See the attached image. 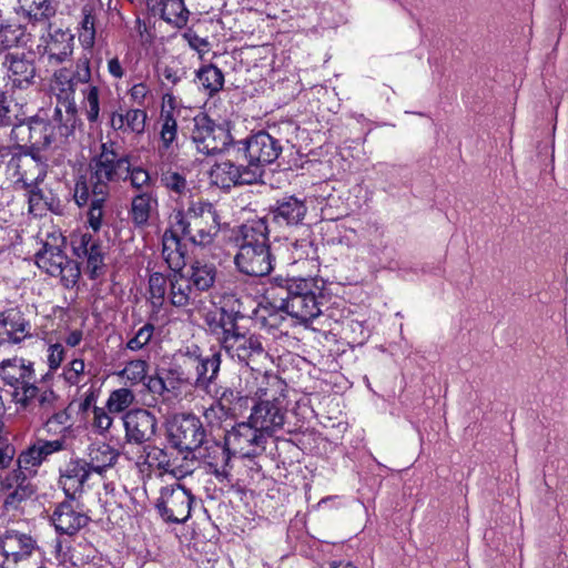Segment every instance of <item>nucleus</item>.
I'll list each match as a JSON object with an SVG mask.
<instances>
[{
	"instance_id": "f257e3e1",
	"label": "nucleus",
	"mask_w": 568,
	"mask_h": 568,
	"mask_svg": "<svg viewBox=\"0 0 568 568\" xmlns=\"http://www.w3.org/2000/svg\"><path fill=\"white\" fill-rule=\"evenodd\" d=\"M114 141L101 143L98 154L89 162L88 179L75 183L73 197L78 206L88 205V223L98 232L102 226L104 206L110 196L111 184L121 179V169L125 166V180L135 190L150 186L152 179L148 170L142 166H131L129 155H121Z\"/></svg>"
},
{
	"instance_id": "f03ea898",
	"label": "nucleus",
	"mask_w": 568,
	"mask_h": 568,
	"mask_svg": "<svg viewBox=\"0 0 568 568\" xmlns=\"http://www.w3.org/2000/svg\"><path fill=\"white\" fill-rule=\"evenodd\" d=\"M246 315L242 308V301L236 298L231 305L210 311L204 316V324L207 332L215 336L216 346L221 353L248 366L251 362L265 356L266 349L263 345V337L248 331H242L239 321Z\"/></svg>"
},
{
	"instance_id": "7ed1b4c3",
	"label": "nucleus",
	"mask_w": 568,
	"mask_h": 568,
	"mask_svg": "<svg viewBox=\"0 0 568 568\" xmlns=\"http://www.w3.org/2000/svg\"><path fill=\"white\" fill-rule=\"evenodd\" d=\"M221 365V348L216 345L203 349L200 345L191 343L179 351L175 363L169 368V381L172 388L189 384L210 393L219 378Z\"/></svg>"
},
{
	"instance_id": "20e7f679",
	"label": "nucleus",
	"mask_w": 568,
	"mask_h": 568,
	"mask_svg": "<svg viewBox=\"0 0 568 568\" xmlns=\"http://www.w3.org/2000/svg\"><path fill=\"white\" fill-rule=\"evenodd\" d=\"M270 230L265 219L247 221L235 233L237 270L250 276H266L274 268L275 256L270 244Z\"/></svg>"
},
{
	"instance_id": "39448f33",
	"label": "nucleus",
	"mask_w": 568,
	"mask_h": 568,
	"mask_svg": "<svg viewBox=\"0 0 568 568\" xmlns=\"http://www.w3.org/2000/svg\"><path fill=\"white\" fill-rule=\"evenodd\" d=\"M92 82L90 60L87 57L78 59L75 69L61 68L53 73L51 90L57 97L53 120L60 122L59 130L63 135H70L78 122L75 92L81 93Z\"/></svg>"
},
{
	"instance_id": "423d86ee",
	"label": "nucleus",
	"mask_w": 568,
	"mask_h": 568,
	"mask_svg": "<svg viewBox=\"0 0 568 568\" xmlns=\"http://www.w3.org/2000/svg\"><path fill=\"white\" fill-rule=\"evenodd\" d=\"M171 221L185 241L200 247L212 245L221 231V216L209 201H191L185 210H174Z\"/></svg>"
},
{
	"instance_id": "0eeeda50",
	"label": "nucleus",
	"mask_w": 568,
	"mask_h": 568,
	"mask_svg": "<svg viewBox=\"0 0 568 568\" xmlns=\"http://www.w3.org/2000/svg\"><path fill=\"white\" fill-rule=\"evenodd\" d=\"M233 145L236 158L245 160L248 168L256 169V176L260 181L264 174V168L275 162L283 152L281 140L264 130L236 141Z\"/></svg>"
},
{
	"instance_id": "6e6552de",
	"label": "nucleus",
	"mask_w": 568,
	"mask_h": 568,
	"mask_svg": "<svg viewBox=\"0 0 568 568\" xmlns=\"http://www.w3.org/2000/svg\"><path fill=\"white\" fill-rule=\"evenodd\" d=\"M318 287L313 278L292 282L288 295L281 296L278 307L292 317L307 323L316 318L321 313V302L317 300Z\"/></svg>"
},
{
	"instance_id": "1a4fd4ad",
	"label": "nucleus",
	"mask_w": 568,
	"mask_h": 568,
	"mask_svg": "<svg viewBox=\"0 0 568 568\" xmlns=\"http://www.w3.org/2000/svg\"><path fill=\"white\" fill-rule=\"evenodd\" d=\"M206 436L203 423L194 414H176L168 423V442L185 454L184 459L190 458Z\"/></svg>"
},
{
	"instance_id": "9d476101",
	"label": "nucleus",
	"mask_w": 568,
	"mask_h": 568,
	"mask_svg": "<svg viewBox=\"0 0 568 568\" xmlns=\"http://www.w3.org/2000/svg\"><path fill=\"white\" fill-rule=\"evenodd\" d=\"M0 376L6 385L11 386L13 398L23 408L29 407L38 394L36 374L31 363L26 364L23 358L4 361L1 364Z\"/></svg>"
},
{
	"instance_id": "9b49d317",
	"label": "nucleus",
	"mask_w": 568,
	"mask_h": 568,
	"mask_svg": "<svg viewBox=\"0 0 568 568\" xmlns=\"http://www.w3.org/2000/svg\"><path fill=\"white\" fill-rule=\"evenodd\" d=\"M191 139L196 150L204 155L221 153L234 143L229 129L222 124H216L205 113H200L193 118Z\"/></svg>"
},
{
	"instance_id": "f8f14e48",
	"label": "nucleus",
	"mask_w": 568,
	"mask_h": 568,
	"mask_svg": "<svg viewBox=\"0 0 568 568\" xmlns=\"http://www.w3.org/2000/svg\"><path fill=\"white\" fill-rule=\"evenodd\" d=\"M194 497L190 490L180 484L164 486L155 508L165 523L183 524L191 516Z\"/></svg>"
},
{
	"instance_id": "ddd939ff",
	"label": "nucleus",
	"mask_w": 568,
	"mask_h": 568,
	"mask_svg": "<svg viewBox=\"0 0 568 568\" xmlns=\"http://www.w3.org/2000/svg\"><path fill=\"white\" fill-rule=\"evenodd\" d=\"M36 264L51 276H59L63 286L72 287L80 277V268L75 261L70 260L58 246L48 242L42 244L36 255Z\"/></svg>"
},
{
	"instance_id": "4468645a",
	"label": "nucleus",
	"mask_w": 568,
	"mask_h": 568,
	"mask_svg": "<svg viewBox=\"0 0 568 568\" xmlns=\"http://www.w3.org/2000/svg\"><path fill=\"white\" fill-rule=\"evenodd\" d=\"M231 159H227L213 166L211 179L221 189H230L236 185L254 184L260 180L256 176V169L248 168L245 160L237 159L235 146L227 148Z\"/></svg>"
},
{
	"instance_id": "2eb2a0df",
	"label": "nucleus",
	"mask_w": 568,
	"mask_h": 568,
	"mask_svg": "<svg viewBox=\"0 0 568 568\" xmlns=\"http://www.w3.org/2000/svg\"><path fill=\"white\" fill-rule=\"evenodd\" d=\"M267 436L258 429L248 418L246 422L237 423L225 435L226 445L233 447L235 453L244 458H255L265 452Z\"/></svg>"
},
{
	"instance_id": "dca6fc26",
	"label": "nucleus",
	"mask_w": 568,
	"mask_h": 568,
	"mask_svg": "<svg viewBox=\"0 0 568 568\" xmlns=\"http://www.w3.org/2000/svg\"><path fill=\"white\" fill-rule=\"evenodd\" d=\"M72 250L78 258L85 262V273L90 280L103 277L108 266L105 260V247L101 241L90 233H81L72 237Z\"/></svg>"
},
{
	"instance_id": "f3484780",
	"label": "nucleus",
	"mask_w": 568,
	"mask_h": 568,
	"mask_svg": "<svg viewBox=\"0 0 568 568\" xmlns=\"http://www.w3.org/2000/svg\"><path fill=\"white\" fill-rule=\"evenodd\" d=\"M50 519L59 535L69 537L77 535L90 521L77 497L72 496H65L64 500L57 504Z\"/></svg>"
},
{
	"instance_id": "a211bd4d",
	"label": "nucleus",
	"mask_w": 568,
	"mask_h": 568,
	"mask_svg": "<svg viewBox=\"0 0 568 568\" xmlns=\"http://www.w3.org/2000/svg\"><path fill=\"white\" fill-rule=\"evenodd\" d=\"M258 400L252 402L251 414L248 418L258 429H262L267 436H272L281 429L285 423V409L282 402L277 398H263L262 389L256 393Z\"/></svg>"
},
{
	"instance_id": "6ab92c4d",
	"label": "nucleus",
	"mask_w": 568,
	"mask_h": 568,
	"mask_svg": "<svg viewBox=\"0 0 568 568\" xmlns=\"http://www.w3.org/2000/svg\"><path fill=\"white\" fill-rule=\"evenodd\" d=\"M124 439L128 444L143 445L154 439L158 430L155 415L145 408H133L122 416Z\"/></svg>"
},
{
	"instance_id": "aec40b11",
	"label": "nucleus",
	"mask_w": 568,
	"mask_h": 568,
	"mask_svg": "<svg viewBox=\"0 0 568 568\" xmlns=\"http://www.w3.org/2000/svg\"><path fill=\"white\" fill-rule=\"evenodd\" d=\"M74 36L69 29L49 24L48 36L41 37L38 45L39 53L47 58L48 63L58 65L69 60L73 52Z\"/></svg>"
},
{
	"instance_id": "412c9836",
	"label": "nucleus",
	"mask_w": 568,
	"mask_h": 568,
	"mask_svg": "<svg viewBox=\"0 0 568 568\" xmlns=\"http://www.w3.org/2000/svg\"><path fill=\"white\" fill-rule=\"evenodd\" d=\"M190 458L202 460L207 466V471L219 480L227 479L230 476L229 466L232 453L226 442L221 444L206 436L203 444L195 449Z\"/></svg>"
},
{
	"instance_id": "4be33fe9",
	"label": "nucleus",
	"mask_w": 568,
	"mask_h": 568,
	"mask_svg": "<svg viewBox=\"0 0 568 568\" xmlns=\"http://www.w3.org/2000/svg\"><path fill=\"white\" fill-rule=\"evenodd\" d=\"M67 446L65 435H61L52 440L37 437L27 449L20 453L17 460L18 469L24 473H36V468L47 460L49 456L64 450Z\"/></svg>"
},
{
	"instance_id": "5701e85b",
	"label": "nucleus",
	"mask_w": 568,
	"mask_h": 568,
	"mask_svg": "<svg viewBox=\"0 0 568 568\" xmlns=\"http://www.w3.org/2000/svg\"><path fill=\"white\" fill-rule=\"evenodd\" d=\"M0 489L6 494L3 508L7 511L18 509L21 503L29 499L36 491L27 474L18 468L6 477L0 476Z\"/></svg>"
},
{
	"instance_id": "b1692460",
	"label": "nucleus",
	"mask_w": 568,
	"mask_h": 568,
	"mask_svg": "<svg viewBox=\"0 0 568 568\" xmlns=\"http://www.w3.org/2000/svg\"><path fill=\"white\" fill-rule=\"evenodd\" d=\"M307 213L305 202L295 195L277 199L268 209V216L280 226H295L302 223Z\"/></svg>"
},
{
	"instance_id": "393cba45",
	"label": "nucleus",
	"mask_w": 568,
	"mask_h": 568,
	"mask_svg": "<svg viewBox=\"0 0 568 568\" xmlns=\"http://www.w3.org/2000/svg\"><path fill=\"white\" fill-rule=\"evenodd\" d=\"M8 71V79L12 88L22 89L30 85L36 77V67L32 53L9 52L2 62Z\"/></svg>"
},
{
	"instance_id": "a878e982",
	"label": "nucleus",
	"mask_w": 568,
	"mask_h": 568,
	"mask_svg": "<svg viewBox=\"0 0 568 568\" xmlns=\"http://www.w3.org/2000/svg\"><path fill=\"white\" fill-rule=\"evenodd\" d=\"M37 541L31 535L20 532L18 530H6L0 536V548L2 554L8 560L19 562L29 558L34 548Z\"/></svg>"
},
{
	"instance_id": "bb28decb",
	"label": "nucleus",
	"mask_w": 568,
	"mask_h": 568,
	"mask_svg": "<svg viewBox=\"0 0 568 568\" xmlns=\"http://www.w3.org/2000/svg\"><path fill=\"white\" fill-rule=\"evenodd\" d=\"M30 329L29 321L19 310L10 308L0 313V345L20 343L31 335Z\"/></svg>"
},
{
	"instance_id": "cd10ccee",
	"label": "nucleus",
	"mask_w": 568,
	"mask_h": 568,
	"mask_svg": "<svg viewBox=\"0 0 568 568\" xmlns=\"http://www.w3.org/2000/svg\"><path fill=\"white\" fill-rule=\"evenodd\" d=\"M199 294L183 270L170 271L168 301L172 306L184 308L194 305L197 302Z\"/></svg>"
},
{
	"instance_id": "c85d7f7f",
	"label": "nucleus",
	"mask_w": 568,
	"mask_h": 568,
	"mask_svg": "<svg viewBox=\"0 0 568 568\" xmlns=\"http://www.w3.org/2000/svg\"><path fill=\"white\" fill-rule=\"evenodd\" d=\"M182 239L181 232L175 230V225L170 220V227L162 235V257L170 271L185 267L186 247L182 244Z\"/></svg>"
},
{
	"instance_id": "c756f323",
	"label": "nucleus",
	"mask_w": 568,
	"mask_h": 568,
	"mask_svg": "<svg viewBox=\"0 0 568 568\" xmlns=\"http://www.w3.org/2000/svg\"><path fill=\"white\" fill-rule=\"evenodd\" d=\"M91 475L90 467L84 459H71L61 470L59 483L65 496L77 497Z\"/></svg>"
},
{
	"instance_id": "7c9ffc66",
	"label": "nucleus",
	"mask_w": 568,
	"mask_h": 568,
	"mask_svg": "<svg viewBox=\"0 0 568 568\" xmlns=\"http://www.w3.org/2000/svg\"><path fill=\"white\" fill-rule=\"evenodd\" d=\"M158 197L151 191H141L131 200L129 217L135 227L142 229L149 225L153 214L158 212Z\"/></svg>"
},
{
	"instance_id": "2f4dec72",
	"label": "nucleus",
	"mask_w": 568,
	"mask_h": 568,
	"mask_svg": "<svg viewBox=\"0 0 568 568\" xmlns=\"http://www.w3.org/2000/svg\"><path fill=\"white\" fill-rule=\"evenodd\" d=\"M102 9L101 0H87L81 8L79 40L85 49L94 47L98 16L102 12Z\"/></svg>"
},
{
	"instance_id": "473e14b6",
	"label": "nucleus",
	"mask_w": 568,
	"mask_h": 568,
	"mask_svg": "<svg viewBox=\"0 0 568 568\" xmlns=\"http://www.w3.org/2000/svg\"><path fill=\"white\" fill-rule=\"evenodd\" d=\"M178 151V122L171 112L162 113L158 153L161 159L171 160Z\"/></svg>"
},
{
	"instance_id": "72a5a7b5",
	"label": "nucleus",
	"mask_w": 568,
	"mask_h": 568,
	"mask_svg": "<svg viewBox=\"0 0 568 568\" xmlns=\"http://www.w3.org/2000/svg\"><path fill=\"white\" fill-rule=\"evenodd\" d=\"M151 10L162 20L179 29L184 28L189 22L190 11L183 0H159Z\"/></svg>"
},
{
	"instance_id": "f704fd0d",
	"label": "nucleus",
	"mask_w": 568,
	"mask_h": 568,
	"mask_svg": "<svg viewBox=\"0 0 568 568\" xmlns=\"http://www.w3.org/2000/svg\"><path fill=\"white\" fill-rule=\"evenodd\" d=\"M119 456V452L106 443L92 444L89 447V462H87V465L91 471L102 474L116 464Z\"/></svg>"
},
{
	"instance_id": "c9c22d12",
	"label": "nucleus",
	"mask_w": 568,
	"mask_h": 568,
	"mask_svg": "<svg viewBox=\"0 0 568 568\" xmlns=\"http://www.w3.org/2000/svg\"><path fill=\"white\" fill-rule=\"evenodd\" d=\"M216 274L217 270L214 264L201 261L193 262L186 272V275L199 293L207 292L213 287Z\"/></svg>"
},
{
	"instance_id": "e433bc0d",
	"label": "nucleus",
	"mask_w": 568,
	"mask_h": 568,
	"mask_svg": "<svg viewBox=\"0 0 568 568\" xmlns=\"http://www.w3.org/2000/svg\"><path fill=\"white\" fill-rule=\"evenodd\" d=\"M55 122L58 125L38 116L32 118V138L30 144L36 148H50L57 140V132L61 136L67 138L68 135L61 134L59 130L60 122Z\"/></svg>"
},
{
	"instance_id": "4c0bfd02",
	"label": "nucleus",
	"mask_w": 568,
	"mask_h": 568,
	"mask_svg": "<svg viewBox=\"0 0 568 568\" xmlns=\"http://www.w3.org/2000/svg\"><path fill=\"white\" fill-rule=\"evenodd\" d=\"M149 301L153 310H161L168 298L170 290V273L153 272L149 276Z\"/></svg>"
},
{
	"instance_id": "58836bf2",
	"label": "nucleus",
	"mask_w": 568,
	"mask_h": 568,
	"mask_svg": "<svg viewBox=\"0 0 568 568\" xmlns=\"http://www.w3.org/2000/svg\"><path fill=\"white\" fill-rule=\"evenodd\" d=\"M196 79L209 97L215 95L224 85L223 72L212 63L201 67L196 71Z\"/></svg>"
},
{
	"instance_id": "ea45409f",
	"label": "nucleus",
	"mask_w": 568,
	"mask_h": 568,
	"mask_svg": "<svg viewBox=\"0 0 568 568\" xmlns=\"http://www.w3.org/2000/svg\"><path fill=\"white\" fill-rule=\"evenodd\" d=\"M252 402H254L253 397L236 387H224L219 395L217 404L222 409L232 410L233 414H236L246 409Z\"/></svg>"
},
{
	"instance_id": "a19ab883",
	"label": "nucleus",
	"mask_w": 568,
	"mask_h": 568,
	"mask_svg": "<svg viewBox=\"0 0 568 568\" xmlns=\"http://www.w3.org/2000/svg\"><path fill=\"white\" fill-rule=\"evenodd\" d=\"M47 148H36L34 145H28L21 149L18 154H13L9 160V166L14 168L17 171L21 169L26 162H28V156H30V161L34 162L39 169V174L36 181L43 179L45 175V160L41 156L40 151L45 150Z\"/></svg>"
},
{
	"instance_id": "79ce46f5",
	"label": "nucleus",
	"mask_w": 568,
	"mask_h": 568,
	"mask_svg": "<svg viewBox=\"0 0 568 568\" xmlns=\"http://www.w3.org/2000/svg\"><path fill=\"white\" fill-rule=\"evenodd\" d=\"M18 2L29 19L33 21H47L57 12L51 0H18Z\"/></svg>"
},
{
	"instance_id": "37998d69",
	"label": "nucleus",
	"mask_w": 568,
	"mask_h": 568,
	"mask_svg": "<svg viewBox=\"0 0 568 568\" xmlns=\"http://www.w3.org/2000/svg\"><path fill=\"white\" fill-rule=\"evenodd\" d=\"M29 39L24 28L17 23L0 24V50L24 45Z\"/></svg>"
},
{
	"instance_id": "c03bdc74",
	"label": "nucleus",
	"mask_w": 568,
	"mask_h": 568,
	"mask_svg": "<svg viewBox=\"0 0 568 568\" xmlns=\"http://www.w3.org/2000/svg\"><path fill=\"white\" fill-rule=\"evenodd\" d=\"M82 92V108L84 110L87 120L90 123H97L100 118V87L91 82L90 85Z\"/></svg>"
},
{
	"instance_id": "a18cd8bd",
	"label": "nucleus",
	"mask_w": 568,
	"mask_h": 568,
	"mask_svg": "<svg viewBox=\"0 0 568 568\" xmlns=\"http://www.w3.org/2000/svg\"><path fill=\"white\" fill-rule=\"evenodd\" d=\"M158 73L162 85L166 87L168 90H172L185 78L186 71L180 62L172 60L169 63L160 64Z\"/></svg>"
},
{
	"instance_id": "49530a36",
	"label": "nucleus",
	"mask_w": 568,
	"mask_h": 568,
	"mask_svg": "<svg viewBox=\"0 0 568 568\" xmlns=\"http://www.w3.org/2000/svg\"><path fill=\"white\" fill-rule=\"evenodd\" d=\"M291 252L293 262L296 263L302 260H317V247L314 244L312 233L307 230V235L295 240L291 243Z\"/></svg>"
},
{
	"instance_id": "de8ad7c7",
	"label": "nucleus",
	"mask_w": 568,
	"mask_h": 568,
	"mask_svg": "<svg viewBox=\"0 0 568 568\" xmlns=\"http://www.w3.org/2000/svg\"><path fill=\"white\" fill-rule=\"evenodd\" d=\"M135 400V395L130 388H118L110 393L106 400L109 413H122Z\"/></svg>"
},
{
	"instance_id": "09e8293b",
	"label": "nucleus",
	"mask_w": 568,
	"mask_h": 568,
	"mask_svg": "<svg viewBox=\"0 0 568 568\" xmlns=\"http://www.w3.org/2000/svg\"><path fill=\"white\" fill-rule=\"evenodd\" d=\"M149 364L144 359H132L123 369L118 372V375L125 378L131 386L143 383L148 376Z\"/></svg>"
},
{
	"instance_id": "8fccbe9b",
	"label": "nucleus",
	"mask_w": 568,
	"mask_h": 568,
	"mask_svg": "<svg viewBox=\"0 0 568 568\" xmlns=\"http://www.w3.org/2000/svg\"><path fill=\"white\" fill-rule=\"evenodd\" d=\"M10 125L12 126L10 139L16 143L14 149L20 151L30 145L32 138V118L28 121L21 120L19 122L13 120V124Z\"/></svg>"
},
{
	"instance_id": "3c124183",
	"label": "nucleus",
	"mask_w": 568,
	"mask_h": 568,
	"mask_svg": "<svg viewBox=\"0 0 568 568\" xmlns=\"http://www.w3.org/2000/svg\"><path fill=\"white\" fill-rule=\"evenodd\" d=\"M162 184L172 193L181 196L189 191V184L186 178L172 170H168L161 173Z\"/></svg>"
},
{
	"instance_id": "603ef678",
	"label": "nucleus",
	"mask_w": 568,
	"mask_h": 568,
	"mask_svg": "<svg viewBox=\"0 0 568 568\" xmlns=\"http://www.w3.org/2000/svg\"><path fill=\"white\" fill-rule=\"evenodd\" d=\"M33 399L37 400L41 419L57 410L61 404L60 397L52 389L40 390L38 388V394Z\"/></svg>"
},
{
	"instance_id": "864d4df0",
	"label": "nucleus",
	"mask_w": 568,
	"mask_h": 568,
	"mask_svg": "<svg viewBox=\"0 0 568 568\" xmlns=\"http://www.w3.org/2000/svg\"><path fill=\"white\" fill-rule=\"evenodd\" d=\"M148 114L141 109H129L124 112L125 130L135 134H142L145 130Z\"/></svg>"
},
{
	"instance_id": "5fc2aeb1",
	"label": "nucleus",
	"mask_w": 568,
	"mask_h": 568,
	"mask_svg": "<svg viewBox=\"0 0 568 568\" xmlns=\"http://www.w3.org/2000/svg\"><path fill=\"white\" fill-rule=\"evenodd\" d=\"M154 333V325L151 323L144 324L142 327H140L133 337H131L125 345L126 349L136 352L142 349L144 346H146Z\"/></svg>"
},
{
	"instance_id": "6e6d98bb",
	"label": "nucleus",
	"mask_w": 568,
	"mask_h": 568,
	"mask_svg": "<svg viewBox=\"0 0 568 568\" xmlns=\"http://www.w3.org/2000/svg\"><path fill=\"white\" fill-rule=\"evenodd\" d=\"M85 364L82 358L72 359L63 371L64 381L69 385H78L84 375Z\"/></svg>"
},
{
	"instance_id": "4d7b16f0",
	"label": "nucleus",
	"mask_w": 568,
	"mask_h": 568,
	"mask_svg": "<svg viewBox=\"0 0 568 568\" xmlns=\"http://www.w3.org/2000/svg\"><path fill=\"white\" fill-rule=\"evenodd\" d=\"M304 278H283L281 276L272 280L271 287L267 293L276 301H281V296L288 295V287L292 282L303 281Z\"/></svg>"
},
{
	"instance_id": "13d9d810",
	"label": "nucleus",
	"mask_w": 568,
	"mask_h": 568,
	"mask_svg": "<svg viewBox=\"0 0 568 568\" xmlns=\"http://www.w3.org/2000/svg\"><path fill=\"white\" fill-rule=\"evenodd\" d=\"M143 383L151 393L158 395H162L165 392L173 389L169 381V371L166 372V378L159 375L146 376V379Z\"/></svg>"
},
{
	"instance_id": "bf43d9fd",
	"label": "nucleus",
	"mask_w": 568,
	"mask_h": 568,
	"mask_svg": "<svg viewBox=\"0 0 568 568\" xmlns=\"http://www.w3.org/2000/svg\"><path fill=\"white\" fill-rule=\"evenodd\" d=\"M65 358V349L62 344L55 343L48 347V365L50 371H57Z\"/></svg>"
},
{
	"instance_id": "052dcab7",
	"label": "nucleus",
	"mask_w": 568,
	"mask_h": 568,
	"mask_svg": "<svg viewBox=\"0 0 568 568\" xmlns=\"http://www.w3.org/2000/svg\"><path fill=\"white\" fill-rule=\"evenodd\" d=\"M13 120H17V115L11 109V101L0 92V126H10Z\"/></svg>"
},
{
	"instance_id": "680f3d73",
	"label": "nucleus",
	"mask_w": 568,
	"mask_h": 568,
	"mask_svg": "<svg viewBox=\"0 0 568 568\" xmlns=\"http://www.w3.org/2000/svg\"><path fill=\"white\" fill-rule=\"evenodd\" d=\"M111 413L105 412L104 408L94 406L93 408V426L100 432H106L112 426L113 418Z\"/></svg>"
},
{
	"instance_id": "e2e57ef3",
	"label": "nucleus",
	"mask_w": 568,
	"mask_h": 568,
	"mask_svg": "<svg viewBox=\"0 0 568 568\" xmlns=\"http://www.w3.org/2000/svg\"><path fill=\"white\" fill-rule=\"evenodd\" d=\"M70 416L65 408L62 407V404L59 405L57 410H53L49 416H45L44 419V429L50 432V426L52 424L65 425L69 420Z\"/></svg>"
},
{
	"instance_id": "0e129e2a",
	"label": "nucleus",
	"mask_w": 568,
	"mask_h": 568,
	"mask_svg": "<svg viewBox=\"0 0 568 568\" xmlns=\"http://www.w3.org/2000/svg\"><path fill=\"white\" fill-rule=\"evenodd\" d=\"M20 178L18 182H22L24 187H30L29 190V204L32 210L33 206L39 205L41 201H44V195L42 190H40L37 184L28 183L24 175L26 173H19Z\"/></svg>"
},
{
	"instance_id": "69168bd1",
	"label": "nucleus",
	"mask_w": 568,
	"mask_h": 568,
	"mask_svg": "<svg viewBox=\"0 0 568 568\" xmlns=\"http://www.w3.org/2000/svg\"><path fill=\"white\" fill-rule=\"evenodd\" d=\"M149 92H150V90H149L148 85L144 82H140V83L134 84L130 89L129 94H130L131 100L134 103H136L139 105H143L144 99L146 98Z\"/></svg>"
},
{
	"instance_id": "338daca9",
	"label": "nucleus",
	"mask_w": 568,
	"mask_h": 568,
	"mask_svg": "<svg viewBox=\"0 0 568 568\" xmlns=\"http://www.w3.org/2000/svg\"><path fill=\"white\" fill-rule=\"evenodd\" d=\"M184 39L187 41L189 45L199 52H201L204 48L209 47V41L195 32L189 30L183 34Z\"/></svg>"
},
{
	"instance_id": "774afa93",
	"label": "nucleus",
	"mask_w": 568,
	"mask_h": 568,
	"mask_svg": "<svg viewBox=\"0 0 568 568\" xmlns=\"http://www.w3.org/2000/svg\"><path fill=\"white\" fill-rule=\"evenodd\" d=\"M14 456V448L11 445L0 446V469L9 467Z\"/></svg>"
}]
</instances>
